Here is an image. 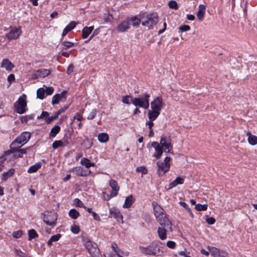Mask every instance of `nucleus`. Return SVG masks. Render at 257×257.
Masks as SVG:
<instances>
[{
    "label": "nucleus",
    "instance_id": "obj_1",
    "mask_svg": "<svg viewBox=\"0 0 257 257\" xmlns=\"http://www.w3.org/2000/svg\"><path fill=\"white\" fill-rule=\"evenodd\" d=\"M139 249L141 253L145 255L158 256L164 254V251L161 249V247L155 241L152 242L147 246H140Z\"/></svg>",
    "mask_w": 257,
    "mask_h": 257
},
{
    "label": "nucleus",
    "instance_id": "obj_2",
    "mask_svg": "<svg viewBox=\"0 0 257 257\" xmlns=\"http://www.w3.org/2000/svg\"><path fill=\"white\" fill-rule=\"evenodd\" d=\"M150 95L145 93L140 97H135L132 99V103L135 106L148 109L149 107Z\"/></svg>",
    "mask_w": 257,
    "mask_h": 257
},
{
    "label": "nucleus",
    "instance_id": "obj_3",
    "mask_svg": "<svg viewBox=\"0 0 257 257\" xmlns=\"http://www.w3.org/2000/svg\"><path fill=\"white\" fill-rule=\"evenodd\" d=\"M158 22V16L156 14L147 15L142 22V25L149 29H152Z\"/></svg>",
    "mask_w": 257,
    "mask_h": 257
},
{
    "label": "nucleus",
    "instance_id": "obj_4",
    "mask_svg": "<svg viewBox=\"0 0 257 257\" xmlns=\"http://www.w3.org/2000/svg\"><path fill=\"white\" fill-rule=\"evenodd\" d=\"M31 136L30 133L28 132H23L14 140L12 142V145H18L19 147H22L29 141Z\"/></svg>",
    "mask_w": 257,
    "mask_h": 257
},
{
    "label": "nucleus",
    "instance_id": "obj_5",
    "mask_svg": "<svg viewBox=\"0 0 257 257\" xmlns=\"http://www.w3.org/2000/svg\"><path fill=\"white\" fill-rule=\"evenodd\" d=\"M26 95L23 94L19 98L18 101L15 103L16 111L19 114L24 113L26 110Z\"/></svg>",
    "mask_w": 257,
    "mask_h": 257
},
{
    "label": "nucleus",
    "instance_id": "obj_6",
    "mask_svg": "<svg viewBox=\"0 0 257 257\" xmlns=\"http://www.w3.org/2000/svg\"><path fill=\"white\" fill-rule=\"evenodd\" d=\"M51 71L47 69H40L37 70H33L30 72L32 78L36 79L39 78H44L49 75Z\"/></svg>",
    "mask_w": 257,
    "mask_h": 257
},
{
    "label": "nucleus",
    "instance_id": "obj_7",
    "mask_svg": "<svg viewBox=\"0 0 257 257\" xmlns=\"http://www.w3.org/2000/svg\"><path fill=\"white\" fill-rule=\"evenodd\" d=\"M157 221L161 226L160 227H164L168 228L170 232H172L173 231L172 227V223L171 221L165 214L161 217L157 219Z\"/></svg>",
    "mask_w": 257,
    "mask_h": 257
},
{
    "label": "nucleus",
    "instance_id": "obj_8",
    "mask_svg": "<svg viewBox=\"0 0 257 257\" xmlns=\"http://www.w3.org/2000/svg\"><path fill=\"white\" fill-rule=\"evenodd\" d=\"M57 220V214L53 212H47L44 215L43 221L49 225H53L56 224Z\"/></svg>",
    "mask_w": 257,
    "mask_h": 257
},
{
    "label": "nucleus",
    "instance_id": "obj_9",
    "mask_svg": "<svg viewBox=\"0 0 257 257\" xmlns=\"http://www.w3.org/2000/svg\"><path fill=\"white\" fill-rule=\"evenodd\" d=\"M164 105L163 99L161 97H157L151 102V108L161 111Z\"/></svg>",
    "mask_w": 257,
    "mask_h": 257
},
{
    "label": "nucleus",
    "instance_id": "obj_10",
    "mask_svg": "<svg viewBox=\"0 0 257 257\" xmlns=\"http://www.w3.org/2000/svg\"><path fill=\"white\" fill-rule=\"evenodd\" d=\"M109 186L112 189V192H111L109 196L107 195L108 198V200L110 199L111 198L116 196L119 190V187L118 185L117 181L113 179H111L109 182Z\"/></svg>",
    "mask_w": 257,
    "mask_h": 257
},
{
    "label": "nucleus",
    "instance_id": "obj_11",
    "mask_svg": "<svg viewBox=\"0 0 257 257\" xmlns=\"http://www.w3.org/2000/svg\"><path fill=\"white\" fill-rule=\"evenodd\" d=\"M160 144L162 148L163 151L167 153H170L172 149V146L169 140L167 139L161 137L160 141Z\"/></svg>",
    "mask_w": 257,
    "mask_h": 257
},
{
    "label": "nucleus",
    "instance_id": "obj_12",
    "mask_svg": "<svg viewBox=\"0 0 257 257\" xmlns=\"http://www.w3.org/2000/svg\"><path fill=\"white\" fill-rule=\"evenodd\" d=\"M66 91H63L61 93L54 95L52 98V104L55 105L58 104L60 101H65L66 99Z\"/></svg>",
    "mask_w": 257,
    "mask_h": 257
},
{
    "label": "nucleus",
    "instance_id": "obj_13",
    "mask_svg": "<svg viewBox=\"0 0 257 257\" xmlns=\"http://www.w3.org/2000/svg\"><path fill=\"white\" fill-rule=\"evenodd\" d=\"M72 172L80 176H87L91 174V172L89 170H84L82 167H75L72 169Z\"/></svg>",
    "mask_w": 257,
    "mask_h": 257
},
{
    "label": "nucleus",
    "instance_id": "obj_14",
    "mask_svg": "<svg viewBox=\"0 0 257 257\" xmlns=\"http://www.w3.org/2000/svg\"><path fill=\"white\" fill-rule=\"evenodd\" d=\"M109 214L111 217L114 218L118 222H123V217L119 209L115 207L109 209Z\"/></svg>",
    "mask_w": 257,
    "mask_h": 257
},
{
    "label": "nucleus",
    "instance_id": "obj_15",
    "mask_svg": "<svg viewBox=\"0 0 257 257\" xmlns=\"http://www.w3.org/2000/svg\"><path fill=\"white\" fill-rule=\"evenodd\" d=\"M151 146L154 148L155 150L157 152V154H154V156L156 159H159L161 157L163 152L160 143L157 142H153Z\"/></svg>",
    "mask_w": 257,
    "mask_h": 257
},
{
    "label": "nucleus",
    "instance_id": "obj_16",
    "mask_svg": "<svg viewBox=\"0 0 257 257\" xmlns=\"http://www.w3.org/2000/svg\"><path fill=\"white\" fill-rule=\"evenodd\" d=\"M157 165L158 166L157 173L159 176H163L166 172L169 170L168 166L165 165L163 162H157Z\"/></svg>",
    "mask_w": 257,
    "mask_h": 257
},
{
    "label": "nucleus",
    "instance_id": "obj_17",
    "mask_svg": "<svg viewBox=\"0 0 257 257\" xmlns=\"http://www.w3.org/2000/svg\"><path fill=\"white\" fill-rule=\"evenodd\" d=\"M21 29L19 28H15L12 29L7 34V37L8 39H16L19 37L21 34Z\"/></svg>",
    "mask_w": 257,
    "mask_h": 257
},
{
    "label": "nucleus",
    "instance_id": "obj_18",
    "mask_svg": "<svg viewBox=\"0 0 257 257\" xmlns=\"http://www.w3.org/2000/svg\"><path fill=\"white\" fill-rule=\"evenodd\" d=\"M152 206L154 210V214L156 216V219L161 217L165 215L164 209L158 204L156 203H153Z\"/></svg>",
    "mask_w": 257,
    "mask_h": 257
},
{
    "label": "nucleus",
    "instance_id": "obj_19",
    "mask_svg": "<svg viewBox=\"0 0 257 257\" xmlns=\"http://www.w3.org/2000/svg\"><path fill=\"white\" fill-rule=\"evenodd\" d=\"M130 27L129 20L123 21L117 27V30L118 32L122 33L126 31Z\"/></svg>",
    "mask_w": 257,
    "mask_h": 257
},
{
    "label": "nucleus",
    "instance_id": "obj_20",
    "mask_svg": "<svg viewBox=\"0 0 257 257\" xmlns=\"http://www.w3.org/2000/svg\"><path fill=\"white\" fill-rule=\"evenodd\" d=\"M170 232L168 228L164 227H158L157 233L159 238L161 240H165L167 238V232Z\"/></svg>",
    "mask_w": 257,
    "mask_h": 257
},
{
    "label": "nucleus",
    "instance_id": "obj_21",
    "mask_svg": "<svg viewBox=\"0 0 257 257\" xmlns=\"http://www.w3.org/2000/svg\"><path fill=\"white\" fill-rule=\"evenodd\" d=\"M1 67L5 68L7 70L11 71L14 66L8 59H4L1 63Z\"/></svg>",
    "mask_w": 257,
    "mask_h": 257
},
{
    "label": "nucleus",
    "instance_id": "obj_22",
    "mask_svg": "<svg viewBox=\"0 0 257 257\" xmlns=\"http://www.w3.org/2000/svg\"><path fill=\"white\" fill-rule=\"evenodd\" d=\"M88 251L92 257L100 256L99 249L95 243H93V246Z\"/></svg>",
    "mask_w": 257,
    "mask_h": 257
},
{
    "label": "nucleus",
    "instance_id": "obj_23",
    "mask_svg": "<svg viewBox=\"0 0 257 257\" xmlns=\"http://www.w3.org/2000/svg\"><path fill=\"white\" fill-rule=\"evenodd\" d=\"M94 29V26L85 27L82 31V37L83 39L87 38L92 33Z\"/></svg>",
    "mask_w": 257,
    "mask_h": 257
},
{
    "label": "nucleus",
    "instance_id": "obj_24",
    "mask_svg": "<svg viewBox=\"0 0 257 257\" xmlns=\"http://www.w3.org/2000/svg\"><path fill=\"white\" fill-rule=\"evenodd\" d=\"M206 7L203 5H199L198 7V11L197 12V17L198 19L202 21L204 18L205 12Z\"/></svg>",
    "mask_w": 257,
    "mask_h": 257
},
{
    "label": "nucleus",
    "instance_id": "obj_25",
    "mask_svg": "<svg viewBox=\"0 0 257 257\" xmlns=\"http://www.w3.org/2000/svg\"><path fill=\"white\" fill-rule=\"evenodd\" d=\"M135 201V199L132 195H130L127 196L125 199L122 207L124 208H130Z\"/></svg>",
    "mask_w": 257,
    "mask_h": 257
},
{
    "label": "nucleus",
    "instance_id": "obj_26",
    "mask_svg": "<svg viewBox=\"0 0 257 257\" xmlns=\"http://www.w3.org/2000/svg\"><path fill=\"white\" fill-rule=\"evenodd\" d=\"M76 23L74 21L71 22L63 30L62 37H64L67 34L73 30L76 26Z\"/></svg>",
    "mask_w": 257,
    "mask_h": 257
},
{
    "label": "nucleus",
    "instance_id": "obj_27",
    "mask_svg": "<svg viewBox=\"0 0 257 257\" xmlns=\"http://www.w3.org/2000/svg\"><path fill=\"white\" fill-rule=\"evenodd\" d=\"M246 136L248 137L247 140L250 145L254 146L257 144V137L256 136L252 135L249 132L246 133Z\"/></svg>",
    "mask_w": 257,
    "mask_h": 257
},
{
    "label": "nucleus",
    "instance_id": "obj_28",
    "mask_svg": "<svg viewBox=\"0 0 257 257\" xmlns=\"http://www.w3.org/2000/svg\"><path fill=\"white\" fill-rule=\"evenodd\" d=\"M161 111H159L157 110L151 109L148 111V117L150 120H154L157 119L158 116L160 114Z\"/></svg>",
    "mask_w": 257,
    "mask_h": 257
},
{
    "label": "nucleus",
    "instance_id": "obj_29",
    "mask_svg": "<svg viewBox=\"0 0 257 257\" xmlns=\"http://www.w3.org/2000/svg\"><path fill=\"white\" fill-rule=\"evenodd\" d=\"M15 169H11L8 171L6 172H4L3 174L2 179L3 181H6L8 178L11 177L13 175V174L15 173Z\"/></svg>",
    "mask_w": 257,
    "mask_h": 257
},
{
    "label": "nucleus",
    "instance_id": "obj_30",
    "mask_svg": "<svg viewBox=\"0 0 257 257\" xmlns=\"http://www.w3.org/2000/svg\"><path fill=\"white\" fill-rule=\"evenodd\" d=\"M208 249L211 255L213 256L214 257H218L219 255L218 254H219V252L221 250V249H219L216 247L210 246H208Z\"/></svg>",
    "mask_w": 257,
    "mask_h": 257
},
{
    "label": "nucleus",
    "instance_id": "obj_31",
    "mask_svg": "<svg viewBox=\"0 0 257 257\" xmlns=\"http://www.w3.org/2000/svg\"><path fill=\"white\" fill-rule=\"evenodd\" d=\"M108 139L109 136L106 133H102L98 135V140L100 143H106L108 141Z\"/></svg>",
    "mask_w": 257,
    "mask_h": 257
},
{
    "label": "nucleus",
    "instance_id": "obj_32",
    "mask_svg": "<svg viewBox=\"0 0 257 257\" xmlns=\"http://www.w3.org/2000/svg\"><path fill=\"white\" fill-rule=\"evenodd\" d=\"M21 147H19L18 145H12V143L10 145L11 150L9 151H7L5 152L6 154H9L10 153L17 154L18 153V150Z\"/></svg>",
    "mask_w": 257,
    "mask_h": 257
},
{
    "label": "nucleus",
    "instance_id": "obj_33",
    "mask_svg": "<svg viewBox=\"0 0 257 257\" xmlns=\"http://www.w3.org/2000/svg\"><path fill=\"white\" fill-rule=\"evenodd\" d=\"M41 167L40 163L36 164L31 166L28 170V173H33L36 172Z\"/></svg>",
    "mask_w": 257,
    "mask_h": 257
},
{
    "label": "nucleus",
    "instance_id": "obj_34",
    "mask_svg": "<svg viewBox=\"0 0 257 257\" xmlns=\"http://www.w3.org/2000/svg\"><path fill=\"white\" fill-rule=\"evenodd\" d=\"M83 243L88 250H89L93 246L94 242H92L88 238L84 237L83 239Z\"/></svg>",
    "mask_w": 257,
    "mask_h": 257
},
{
    "label": "nucleus",
    "instance_id": "obj_35",
    "mask_svg": "<svg viewBox=\"0 0 257 257\" xmlns=\"http://www.w3.org/2000/svg\"><path fill=\"white\" fill-rule=\"evenodd\" d=\"M60 131V127L58 125H55L53 127H52L50 133V137H55L57 134Z\"/></svg>",
    "mask_w": 257,
    "mask_h": 257
},
{
    "label": "nucleus",
    "instance_id": "obj_36",
    "mask_svg": "<svg viewBox=\"0 0 257 257\" xmlns=\"http://www.w3.org/2000/svg\"><path fill=\"white\" fill-rule=\"evenodd\" d=\"M62 49L63 50H67L74 46L75 44L73 42L69 41H63L62 44Z\"/></svg>",
    "mask_w": 257,
    "mask_h": 257
},
{
    "label": "nucleus",
    "instance_id": "obj_37",
    "mask_svg": "<svg viewBox=\"0 0 257 257\" xmlns=\"http://www.w3.org/2000/svg\"><path fill=\"white\" fill-rule=\"evenodd\" d=\"M69 216L74 219H77L80 215L79 212L75 209H71L69 212Z\"/></svg>",
    "mask_w": 257,
    "mask_h": 257
},
{
    "label": "nucleus",
    "instance_id": "obj_38",
    "mask_svg": "<svg viewBox=\"0 0 257 257\" xmlns=\"http://www.w3.org/2000/svg\"><path fill=\"white\" fill-rule=\"evenodd\" d=\"M67 144V142L65 143V142H63L62 141H60V140L55 141L53 142V143L52 144V148L54 149H56L59 147L65 146Z\"/></svg>",
    "mask_w": 257,
    "mask_h": 257
},
{
    "label": "nucleus",
    "instance_id": "obj_39",
    "mask_svg": "<svg viewBox=\"0 0 257 257\" xmlns=\"http://www.w3.org/2000/svg\"><path fill=\"white\" fill-rule=\"evenodd\" d=\"M30 148H27V149H19L18 153L15 154L16 157L22 158L24 154H26L27 153V150H29Z\"/></svg>",
    "mask_w": 257,
    "mask_h": 257
},
{
    "label": "nucleus",
    "instance_id": "obj_40",
    "mask_svg": "<svg viewBox=\"0 0 257 257\" xmlns=\"http://www.w3.org/2000/svg\"><path fill=\"white\" fill-rule=\"evenodd\" d=\"M60 237L61 235L60 234L52 236L48 241V245L49 246L51 245L53 242L58 241L60 239Z\"/></svg>",
    "mask_w": 257,
    "mask_h": 257
},
{
    "label": "nucleus",
    "instance_id": "obj_41",
    "mask_svg": "<svg viewBox=\"0 0 257 257\" xmlns=\"http://www.w3.org/2000/svg\"><path fill=\"white\" fill-rule=\"evenodd\" d=\"M45 90L43 88H40L37 91V98L43 99L45 97Z\"/></svg>",
    "mask_w": 257,
    "mask_h": 257
},
{
    "label": "nucleus",
    "instance_id": "obj_42",
    "mask_svg": "<svg viewBox=\"0 0 257 257\" xmlns=\"http://www.w3.org/2000/svg\"><path fill=\"white\" fill-rule=\"evenodd\" d=\"M28 234L29 240L35 238L38 236V233L36 230L33 229H30L28 231Z\"/></svg>",
    "mask_w": 257,
    "mask_h": 257
},
{
    "label": "nucleus",
    "instance_id": "obj_43",
    "mask_svg": "<svg viewBox=\"0 0 257 257\" xmlns=\"http://www.w3.org/2000/svg\"><path fill=\"white\" fill-rule=\"evenodd\" d=\"M82 165L84 166L87 169L90 168V161L88 159L83 158L80 161Z\"/></svg>",
    "mask_w": 257,
    "mask_h": 257
},
{
    "label": "nucleus",
    "instance_id": "obj_44",
    "mask_svg": "<svg viewBox=\"0 0 257 257\" xmlns=\"http://www.w3.org/2000/svg\"><path fill=\"white\" fill-rule=\"evenodd\" d=\"M207 204H197L195 205V209L197 211H204L207 210Z\"/></svg>",
    "mask_w": 257,
    "mask_h": 257
},
{
    "label": "nucleus",
    "instance_id": "obj_45",
    "mask_svg": "<svg viewBox=\"0 0 257 257\" xmlns=\"http://www.w3.org/2000/svg\"><path fill=\"white\" fill-rule=\"evenodd\" d=\"M129 22L131 21L133 23V25L134 27L138 26L141 22V21L137 17H133L131 19H128Z\"/></svg>",
    "mask_w": 257,
    "mask_h": 257
},
{
    "label": "nucleus",
    "instance_id": "obj_46",
    "mask_svg": "<svg viewBox=\"0 0 257 257\" xmlns=\"http://www.w3.org/2000/svg\"><path fill=\"white\" fill-rule=\"evenodd\" d=\"M112 19V16L109 14H104L103 16V19L104 23H107L108 22H110Z\"/></svg>",
    "mask_w": 257,
    "mask_h": 257
},
{
    "label": "nucleus",
    "instance_id": "obj_47",
    "mask_svg": "<svg viewBox=\"0 0 257 257\" xmlns=\"http://www.w3.org/2000/svg\"><path fill=\"white\" fill-rule=\"evenodd\" d=\"M70 230L73 233L77 234L79 232L80 228L78 225H73L71 226Z\"/></svg>",
    "mask_w": 257,
    "mask_h": 257
},
{
    "label": "nucleus",
    "instance_id": "obj_48",
    "mask_svg": "<svg viewBox=\"0 0 257 257\" xmlns=\"http://www.w3.org/2000/svg\"><path fill=\"white\" fill-rule=\"evenodd\" d=\"M169 7L171 9H177L178 5L176 1H171L168 3Z\"/></svg>",
    "mask_w": 257,
    "mask_h": 257
},
{
    "label": "nucleus",
    "instance_id": "obj_49",
    "mask_svg": "<svg viewBox=\"0 0 257 257\" xmlns=\"http://www.w3.org/2000/svg\"><path fill=\"white\" fill-rule=\"evenodd\" d=\"M33 117L32 115L23 116L21 117V120L23 123L27 122L29 120L32 119Z\"/></svg>",
    "mask_w": 257,
    "mask_h": 257
},
{
    "label": "nucleus",
    "instance_id": "obj_50",
    "mask_svg": "<svg viewBox=\"0 0 257 257\" xmlns=\"http://www.w3.org/2000/svg\"><path fill=\"white\" fill-rule=\"evenodd\" d=\"M74 204L79 207H83L84 206L82 202L79 199L76 198L74 200Z\"/></svg>",
    "mask_w": 257,
    "mask_h": 257
},
{
    "label": "nucleus",
    "instance_id": "obj_51",
    "mask_svg": "<svg viewBox=\"0 0 257 257\" xmlns=\"http://www.w3.org/2000/svg\"><path fill=\"white\" fill-rule=\"evenodd\" d=\"M49 115V114L48 112L47 111H43L41 113V114L40 115V116H38L37 117V118L38 119H39V118H45V120L46 121V119L48 118V116Z\"/></svg>",
    "mask_w": 257,
    "mask_h": 257
},
{
    "label": "nucleus",
    "instance_id": "obj_52",
    "mask_svg": "<svg viewBox=\"0 0 257 257\" xmlns=\"http://www.w3.org/2000/svg\"><path fill=\"white\" fill-rule=\"evenodd\" d=\"M96 114V111L95 109H92L87 116V119L91 120L93 119Z\"/></svg>",
    "mask_w": 257,
    "mask_h": 257
},
{
    "label": "nucleus",
    "instance_id": "obj_53",
    "mask_svg": "<svg viewBox=\"0 0 257 257\" xmlns=\"http://www.w3.org/2000/svg\"><path fill=\"white\" fill-rule=\"evenodd\" d=\"M15 251L16 254L17 255H18L19 257H27V254L25 252H23L20 249H16Z\"/></svg>",
    "mask_w": 257,
    "mask_h": 257
},
{
    "label": "nucleus",
    "instance_id": "obj_54",
    "mask_svg": "<svg viewBox=\"0 0 257 257\" xmlns=\"http://www.w3.org/2000/svg\"><path fill=\"white\" fill-rule=\"evenodd\" d=\"M137 172H141L143 174L147 173V170L144 167H139L136 169Z\"/></svg>",
    "mask_w": 257,
    "mask_h": 257
},
{
    "label": "nucleus",
    "instance_id": "obj_55",
    "mask_svg": "<svg viewBox=\"0 0 257 257\" xmlns=\"http://www.w3.org/2000/svg\"><path fill=\"white\" fill-rule=\"evenodd\" d=\"M167 246L170 248H174L176 246V243L171 240H169L167 242Z\"/></svg>",
    "mask_w": 257,
    "mask_h": 257
},
{
    "label": "nucleus",
    "instance_id": "obj_56",
    "mask_svg": "<svg viewBox=\"0 0 257 257\" xmlns=\"http://www.w3.org/2000/svg\"><path fill=\"white\" fill-rule=\"evenodd\" d=\"M131 98L130 95H125L122 98V102L125 104H130L129 99Z\"/></svg>",
    "mask_w": 257,
    "mask_h": 257
},
{
    "label": "nucleus",
    "instance_id": "obj_57",
    "mask_svg": "<svg viewBox=\"0 0 257 257\" xmlns=\"http://www.w3.org/2000/svg\"><path fill=\"white\" fill-rule=\"evenodd\" d=\"M206 222L209 224H213L215 222V219L212 217H207L206 218Z\"/></svg>",
    "mask_w": 257,
    "mask_h": 257
},
{
    "label": "nucleus",
    "instance_id": "obj_58",
    "mask_svg": "<svg viewBox=\"0 0 257 257\" xmlns=\"http://www.w3.org/2000/svg\"><path fill=\"white\" fill-rule=\"evenodd\" d=\"M22 235V231L21 230H19L17 231H14L13 233V236L14 238H18L20 237Z\"/></svg>",
    "mask_w": 257,
    "mask_h": 257
},
{
    "label": "nucleus",
    "instance_id": "obj_59",
    "mask_svg": "<svg viewBox=\"0 0 257 257\" xmlns=\"http://www.w3.org/2000/svg\"><path fill=\"white\" fill-rule=\"evenodd\" d=\"M45 90V93L46 95H51L53 91H54V88L52 87H46Z\"/></svg>",
    "mask_w": 257,
    "mask_h": 257
},
{
    "label": "nucleus",
    "instance_id": "obj_60",
    "mask_svg": "<svg viewBox=\"0 0 257 257\" xmlns=\"http://www.w3.org/2000/svg\"><path fill=\"white\" fill-rule=\"evenodd\" d=\"M179 29L182 32H187L190 30V27L188 25H183L180 27Z\"/></svg>",
    "mask_w": 257,
    "mask_h": 257
},
{
    "label": "nucleus",
    "instance_id": "obj_61",
    "mask_svg": "<svg viewBox=\"0 0 257 257\" xmlns=\"http://www.w3.org/2000/svg\"><path fill=\"white\" fill-rule=\"evenodd\" d=\"M174 181L177 185L183 184L184 182V179L180 177H178L174 180Z\"/></svg>",
    "mask_w": 257,
    "mask_h": 257
},
{
    "label": "nucleus",
    "instance_id": "obj_62",
    "mask_svg": "<svg viewBox=\"0 0 257 257\" xmlns=\"http://www.w3.org/2000/svg\"><path fill=\"white\" fill-rule=\"evenodd\" d=\"M15 80V75L13 74H10L8 77V81L10 82V83H12Z\"/></svg>",
    "mask_w": 257,
    "mask_h": 257
},
{
    "label": "nucleus",
    "instance_id": "obj_63",
    "mask_svg": "<svg viewBox=\"0 0 257 257\" xmlns=\"http://www.w3.org/2000/svg\"><path fill=\"white\" fill-rule=\"evenodd\" d=\"M170 160H171V158L169 157H166L164 160V164L165 165H167L168 166V168L169 169L170 167Z\"/></svg>",
    "mask_w": 257,
    "mask_h": 257
},
{
    "label": "nucleus",
    "instance_id": "obj_64",
    "mask_svg": "<svg viewBox=\"0 0 257 257\" xmlns=\"http://www.w3.org/2000/svg\"><path fill=\"white\" fill-rule=\"evenodd\" d=\"M218 254V257H228L227 253L222 250H220Z\"/></svg>",
    "mask_w": 257,
    "mask_h": 257
}]
</instances>
